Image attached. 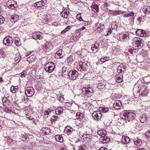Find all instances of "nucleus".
Masks as SVG:
<instances>
[{
  "mask_svg": "<svg viewBox=\"0 0 150 150\" xmlns=\"http://www.w3.org/2000/svg\"><path fill=\"white\" fill-rule=\"evenodd\" d=\"M63 108L62 107H58L55 110V113L57 115H60L62 112Z\"/></svg>",
  "mask_w": 150,
  "mask_h": 150,
  "instance_id": "24",
  "label": "nucleus"
},
{
  "mask_svg": "<svg viewBox=\"0 0 150 150\" xmlns=\"http://www.w3.org/2000/svg\"><path fill=\"white\" fill-rule=\"evenodd\" d=\"M13 39L11 37L8 36L4 38L3 40V43L6 45L9 46L13 43Z\"/></svg>",
  "mask_w": 150,
  "mask_h": 150,
  "instance_id": "8",
  "label": "nucleus"
},
{
  "mask_svg": "<svg viewBox=\"0 0 150 150\" xmlns=\"http://www.w3.org/2000/svg\"><path fill=\"white\" fill-rule=\"evenodd\" d=\"M71 27L70 26H68L67 27L65 28L61 32V33L62 34H63L64 33H65Z\"/></svg>",
  "mask_w": 150,
  "mask_h": 150,
  "instance_id": "41",
  "label": "nucleus"
},
{
  "mask_svg": "<svg viewBox=\"0 0 150 150\" xmlns=\"http://www.w3.org/2000/svg\"><path fill=\"white\" fill-rule=\"evenodd\" d=\"M55 67V65L53 62H49L45 65L44 69L47 72L50 73L54 71Z\"/></svg>",
  "mask_w": 150,
  "mask_h": 150,
  "instance_id": "4",
  "label": "nucleus"
},
{
  "mask_svg": "<svg viewBox=\"0 0 150 150\" xmlns=\"http://www.w3.org/2000/svg\"><path fill=\"white\" fill-rule=\"evenodd\" d=\"M97 133L98 135L101 136V137L105 136L107 134L106 131L103 130H100L98 131Z\"/></svg>",
  "mask_w": 150,
  "mask_h": 150,
  "instance_id": "27",
  "label": "nucleus"
},
{
  "mask_svg": "<svg viewBox=\"0 0 150 150\" xmlns=\"http://www.w3.org/2000/svg\"><path fill=\"white\" fill-rule=\"evenodd\" d=\"M91 7L95 10L97 12H98L99 8L97 5H93L91 6Z\"/></svg>",
  "mask_w": 150,
  "mask_h": 150,
  "instance_id": "44",
  "label": "nucleus"
},
{
  "mask_svg": "<svg viewBox=\"0 0 150 150\" xmlns=\"http://www.w3.org/2000/svg\"><path fill=\"white\" fill-rule=\"evenodd\" d=\"M112 26L114 28L117 29V24L115 22L113 23V24L112 25Z\"/></svg>",
  "mask_w": 150,
  "mask_h": 150,
  "instance_id": "56",
  "label": "nucleus"
},
{
  "mask_svg": "<svg viewBox=\"0 0 150 150\" xmlns=\"http://www.w3.org/2000/svg\"><path fill=\"white\" fill-rule=\"evenodd\" d=\"M143 11L144 13L146 14H149L150 12V6H144L143 8Z\"/></svg>",
  "mask_w": 150,
  "mask_h": 150,
  "instance_id": "29",
  "label": "nucleus"
},
{
  "mask_svg": "<svg viewBox=\"0 0 150 150\" xmlns=\"http://www.w3.org/2000/svg\"><path fill=\"white\" fill-rule=\"evenodd\" d=\"M142 40L139 38H133L132 42L133 45L139 49H140L143 46Z\"/></svg>",
  "mask_w": 150,
  "mask_h": 150,
  "instance_id": "2",
  "label": "nucleus"
},
{
  "mask_svg": "<svg viewBox=\"0 0 150 150\" xmlns=\"http://www.w3.org/2000/svg\"><path fill=\"white\" fill-rule=\"evenodd\" d=\"M69 79L72 80L76 79L78 76V72L75 70H70L68 73Z\"/></svg>",
  "mask_w": 150,
  "mask_h": 150,
  "instance_id": "5",
  "label": "nucleus"
},
{
  "mask_svg": "<svg viewBox=\"0 0 150 150\" xmlns=\"http://www.w3.org/2000/svg\"><path fill=\"white\" fill-rule=\"evenodd\" d=\"M64 55V52L62 49H60L55 53V57L56 58H60L62 57Z\"/></svg>",
  "mask_w": 150,
  "mask_h": 150,
  "instance_id": "11",
  "label": "nucleus"
},
{
  "mask_svg": "<svg viewBox=\"0 0 150 150\" xmlns=\"http://www.w3.org/2000/svg\"><path fill=\"white\" fill-rule=\"evenodd\" d=\"M123 13L122 11H113L112 13V15L114 16H116L120 15L121 13Z\"/></svg>",
  "mask_w": 150,
  "mask_h": 150,
  "instance_id": "38",
  "label": "nucleus"
},
{
  "mask_svg": "<svg viewBox=\"0 0 150 150\" xmlns=\"http://www.w3.org/2000/svg\"><path fill=\"white\" fill-rule=\"evenodd\" d=\"M7 5H8V7L12 9H14L17 6L16 1L14 0H9L8 2Z\"/></svg>",
  "mask_w": 150,
  "mask_h": 150,
  "instance_id": "9",
  "label": "nucleus"
},
{
  "mask_svg": "<svg viewBox=\"0 0 150 150\" xmlns=\"http://www.w3.org/2000/svg\"><path fill=\"white\" fill-rule=\"evenodd\" d=\"M15 43L17 46H20L21 43L20 38L18 37H15Z\"/></svg>",
  "mask_w": 150,
  "mask_h": 150,
  "instance_id": "28",
  "label": "nucleus"
},
{
  "mask_svg": "<svg viewBox=\"0 0 150 150\" xmlns=\"http://www.w3.org/2000/svg\"><path fill=\"white\" fill-rule=\"evenodd\" d=\"M77 69L78 71L83 72L86 71L88 69L87 63L85 62H80L79 65L77 67Z\"/></svg>",
  "mask_w": 150,
  "mask_h": 150,
  "instance_id": "3",
  "label": "nucleus"
},
{
  "mask_svg": "<svg viewBox=\"0 0 150 150\" xmlns=\"http://www.w3.org/2000/svg\"><path fill=\"white\" fill-rule=\"evenodd\" d=\"M134 113L132 112L126 111L123 114L122 119L125 120L127 122H130L133 126H136L137 124V120L135 119Z\"/></svg>",
  "mask_w": 150,
  "mask_h": 150,
  "instance_id": "1",
  "label": "nucleus"
},
{
  "mask_svg": "<svg viewBox=\"0 0 150 150\" xmlns=\"http://www.w3.org/2000/svg\"><path fill=\"white\" fill-rule=\"evenodd\" d=\"M46 2V0H42L35 3L34 5L35 6H36L38 8L41 7L45 5Z\"/></svg>",
  "mask_w": 150,
  "mask_h": 150,
  "instance_id": "14",
  "label": "nucleus"
},
{
  "mask_svg": "<svg viewBox=\"0 0 150 150\" xmlns=\"http://www.w3.org/2000/svg\"><path fill=\"white\" fill-rule=\"evenodd\" d=\"M63 12H64L63 13H62L61 14L62 16L64 18H67L69 13V11L65 9L64 10Z\"/></svg>",
  "mask_w": 150,
  "mask_h": 150,
  "instance_id": "26",
  "label": "nucleus"
},
{
  "mask_svg": "<svg viewBox=\"0 0 150 150\" xmlns=\"http://www.w3.org/2000/svg\"><path fill=\"white\" fill-rule=\"evenodd\" d=\"M99 110L100 111L102 112L105 113L108 112L109 110V109L108 108L104 107H100L99 108Z\"/></svg>",
  "mask_w": 150,
  "mask_h": 150,
  "instance_id": "33",
  "label": "nucleus"
},
{
  "mask_svg": "<svg viewBox=\"0 0 150 150\" xmlns=\"http://www.w3.org/2000/svg\"><path fill=\"white\" fill-rule=\"evenodd\" d=\"M67 70V67H63L62 68V73H64L66 72Z\"/></svg>",
  "mask_w": 150,
  "mask_h": 150,
  "instance_id": "59",
  "label": "nucleus"
},
{
  "mask_svg": "<svg viewBox=\"0 0 150 150\" xmlns=\"http://www.w3.org/2000/svg\"><path fill=\"white\" fill-rule=\"evenodd\" d=\"M86 149V145H85L83 146H80L79 147V150H84Z\"/></svg>",
  "mask_w": 150,
  "mask_h": 150,
  "instance_id": "55",
  "label": "nucleus"
},
{
  "mask_svg": "<svg viewBox=\"0 0 150 150\" xmlns=\"http://www.w3.org/2000/svg\"><path fill=\"white\" fill-rule=\"evenodd\" d=\"M58 118V117L57 116L54 115L52 117L51 119V120L52 122H54V121L57 120V119Z\"/></svg>",
  "mask_w": 150,
  "mask_h": 150,
  "instance_id": "50",
  "label": "nucleus"
},
{
  "mask_svg": "<svg viewBox=\"0 0 150 150\" xmlns=\"http://www.w3.org/2000/svg\"><path fill=\"white\" fill-rule=\"evenodd\" d=\"M105 84L102 83H99L98 87H99V88H103L105 87Z\"/></svg>",
  "mask_w": 150,
  "mask_h": 150,
  "instance_id": "51",
  "label": "nucleus"
},
{
  "mask_svg": "<svg viewBox=\"0 0 150 150\" xmlns=\"http://www.w3.org/2000/svg\"><path fill=\"white\" fill-rule=\"evenodd\" d=\"M140 120L142 123H144L147 120L146 116L144 115H141L140 117Z\"/></svg>",
  "mask_w": 150,
  "mask_h": 150,
  "instance_id": "31",
  "label": "nucleus"
},
{
  "mask_svg": "<svg viewBox=\"0 0 150 150\" xmlns=\"http://www.w3.org/2000/svg\"><path fill=\"white\" fill-rule=\"evenodd\" d=\"M122 69L123 72L125 71L127 68V67L123 65H122Z\"/></svg>",
  "mask_w": 150,
  "mask_h": 150,
  "instance_id": "63",
  "label": "nucleus"
},
{
  "mask_svg": "<svg viewBox=\"0 0 150 150\" xmlns=\"http://www.w3.org/2000/svg\"><path fill=\"white\" fill-rule=\"evenodd\" d=\"M33 38L35 40H41L42 39L41 34L40 32H36L34 33L32 35Z\"/></svg>",
  "mask_w": 150,
  "mask_h": 150,
  "instance_id": "12",
  "label": "nucleus"
},
{
  "mask_svg": "<svg viewBox=\"0 0 150 150\" xmlns=\"http://www.w3.org/2000/svg\"><path fill=\"white\" fill-rule=\"evenodd\" d=\"M98 150H108V149L105 147H102L100 148Z\"/></svg>",
  "mask_w": 150,
  "mask_h": 150,
  "instance_id": "62",
  "label": "nucleus"
},
{
  "mask_svg": "<svg viewBox=\"0 0 150 150\" xmlns=\"http://www.w3.org/2000/svg\"><path fill=\"white\" fill-rule=\"evenodd\" d=\"M73 104V103L71 102H69L66 103V105H68V106L70 107H71Z\"/></svg>",
  "mask_w": 150,
  "mask_h": 150,
  "instance_id": "61",
  "label": "nucleus"
},
{
  "mask_svg": "<svg viewBox=\"0 0 150 150\" xmlns=\"http://www.w3.org/2000/svg\"><path fill=\"white\" fill-rule=\"evenodd\" d=\"M5 54L4 52L2 51L0 52V56L2 57H5Z\"/></svg>",
  "mask_w": 150,
  "mask_h": 150,
  "instance_id": "58",
  "label": "nucleus"
},
{
  "mask_svg": "<svg viewBox=\"0 0 150 150\" xmlns=\"http://www.w3.org/2000/svg\"><path fill=\"white\" fill-rule=\"evenodd\" d=\"M51 47V44L47 42H46L44 45H43V49L45 51L50 50Z\"/></svg>",
  "mask_w": 150,
  "mask_h": 150,
  "instance_id": "21",
  "label": "nucleus"
},
{
  "mask_svg": "<svg viewBox=\"0 0 150 150\" xmlns=\"http://www.w3.org/2000/svg\"><path fill=\"white\" fill-rule=\"evenodd\" d=\"M86 106L89 109H91L93 108L94 106L91 103H88V104L86 105Z\"/></svg>",
  "mask_w": 150,
  "mask_h": 150,
  "instance_id": "49",
  "label": "nucleus"
},
{
  "mask_svg": "<svg viewBox=\"0 0 150 150\" xmlns=\"http://www.w3.org/2000/svg\"><path fill=\"white\" fill-rule=\"evenodd\" d=\"M73 129L69 126H67L64 129V132L65 134H70L73 131Z\"/></svg>",
  "mask_w": 150,
  "mask_h": 150,
  "instance_id": "19",
  "label": "nucleus"
},
{
  "mask_svg": "<svg viewBox=\"0 0 150 150\" xmlns=\"http://www.w3.org/2000/svg\"><path fill=\"white\" fill-rule=\"evenodd\" d=\"M122 106V102L120 101L119 100H116L113 105V107L116 109L117 110L120 109Z\"/></svg>",
  "mask_w": 150,
  "mask_h": 150,
  "instance_id": "13",
  "label": "nucleus"
},
{
  "mask_svg": "<svg viewBox=\"0 0 150 150\" xmlns=\"http://www.w3.org/2000/svg\"><path fill=\"white\" fill-rule=\"evenodd\" d=\"M109 58L107 57H105L103 58H102L100 59L101 61L102 62H105L106 61L108 60Z\"/></svg>",
  "mask_w": 150,
  "mask_h": 150,
  "instance_id": "47",
  "label": "nucleus"
},
{
  "mask_svg": "<svg viewBox=\"0 0 150 150\" xmlns=\"http://www.w3.org/2000/svg\"><path fill=\"white\" fill-rule=\"evenodd\" d=\"M112 30L110 28H109L107 32V34L105 35L106 36L109 35L112 32Z\"/></svg>",
  "mask_w": 150,
  "mask_h": 150,
  "instance_id": "46",
  "label": "nucleus"
},
{
  "mask_svg": "<svg viewBox=\"0 0 150 150\" xmlns=\"http://www.w3.org/2000/svg\"><path fill=\"white\" fill-rule=\"evenodd\" d=\"M85 134H84L82 132H80L79 133V135L80 137H83V138H84V136Z\"/></svg>",
  "mask_w": 150,
  "mask_h": 150,
  "instance_id": "60",
  "label": "nucleus"
},
{
  "mask_svg": "<svg viewBox=\"0 0 150 150\" xmlns=\"http://www.w3.org/2000/svg\"><path fill=\"white\" fill-rule=\"evenodd\" d=\"M83 139V141L85 143H89L92 140V138L89 134H85Z\"/></svg>",
  "mask_w": 150,
  "mask_h": 150,
  "instance_id": "15",
  "label": "nucleus"
},
{
  "mask_svg": "<svg viewBox=\"0 0 150 150\" xmlns=\"http://www.w3.org/2000/svg\"><path fill=\"white\" fill-rule=\"evenodd\" d=\"M134 142L137 146H139L142 144V141L140 139H135L134 141Z\"/></svg>",
  "mask_w": 150,
  "mask_h": 150,
  "instance_id": "34",
  "label": "nucleus"
},
{
  "mask_svg": "<svg viewBox=\"0 0 150 150\" xmlns=\"http://www.w3.org/2000/svg\"><path fill=\"white\" fill-rule=\"evenodd\" d=\"M67 62L69 65H70L73 62V59L72 56L70 55L66 59Z\"/></svg>",
  "mask_w": 150,
  "mask_h": 150,
  "instance_id": "30",
  "label": "nucleus"
},
{
  "mask_svg": "<svg viewBox=\"0 0 150 150\" xmlns=\"http://www.w3.org/2000/svg\"><path fill=\"white\" fill-rule=\"evenodd\" d=\"M28 118L29 120H33L34 119V118L30 116V117H28Z\"/></svg>",
  "mask_w": 150,
  "mask_h": 150,
  "instance_id": "64",
  "label": "nucleus"
},
{
  "mask_svg": "<svg viewBox=\"0 0 150 150\" xmlns=\"http://www.w3.org/2000/svg\"><path fill=\"white\" fill-rule=\"evenodd\" d=\"M145 135L147 137L150 138V130L146 132L145 133Z\"/></svg>",
  "mask_w": 150,
  "mask_h": 150,
  "instance_id": "57",
  "label": "nucleus"
},
{
  "mask_svg": "<svg viewBox=\"0 0 150 150\" xmlns=\"http://www.w3.org/2000/svg\"><path fill=\"white\" fill-rule=\"evenodd\" d=\"M144 82L146 84H149L150 83V77H146L144 79Z\"/></svg>",
  "mask_w": 150,
  "mask_h": 150,
  "instance_id": "39",
  "label": "nucleus"
},
{
  "mask_svg": "<svg viewBox=\"0 0 150 150\" xmlns=\"http://www.w3.org/2000/svg\"><path fill=\"white\" fill-rule=\"evenodd\" d=\"M128 35L127 34L122 33L120 34L119 38L121 40H124L128 37Z\"/></svg>",
  "mask_w": 150,
  "mask_h": 150,
  "instance_id": "36",
  "label": "nucleus"
},
{
  "mask_svg": "<svg viewBox=\"0 0 150 150\" xmlns=\"http://www.w3.org/2000/svg\"><path fill=\"white\" fill-rule=\"evenodd\" d=\"M6 140L8 142L10 143L12 142L13 141V139L8 137H6Z\"/></svg>",
  "mask_w": 150,
  "mask_h": 150,
  "instance_id": "53",
  "label": "nucleus"
},
{
  "mask_svg": "<svg viewBox=\"0 0 150 150\" xmlns=\"http://www.w3.org/2000/svg\"><path fill=\"white\" fill-rule=\"evenodd\" d=\"M109 6V4H108V3H104V4L102 6V7H101L102 9L103 10H105V8H104V6L107 7H108V6Z\"/></svg>",
  "mask_w": 150,
  "mask_h": 150,
  "instance_id": "52",
  "label": "nucleus"
},
{
  "mask_svg": "<svg viewBox=\"0 0 150 150\" xmlns=\"http://www.w3.org/2000/svg\"><path fill=\"white\" fill-rule=\"evenodd\" d=\"M2 102L4 105L6 107H8L10 103L9 100L6 98H3L2 99Z\"/></svg>",
  "mask_w": 150,
  "mask_h": 150,
  "instance_id": "25",
  "label": "nucleus"
},
{
  "mask_svg": "<svg viewBox=\"0 0 150 150\" xmlns=\"http://www.w3.org/2000/svg\"><path fill=\"white\" fill-rule=\"evenodd\" d=\"M77 118L80 120H82L83 118V115L82 113H80L76 114Z\"/></svg>",
  "mask_w": 150,
  "mask_h": 150,
  "instance_id": "40",
  "label": "nucleus"
},
{
  "mask_svg": "<svg viewBox=\"0 0 150 150\" xmlns=\"http://www.w3.org/2000/svg\"><path fill=\"white\" fill-rule=\"evenodd\" d=\"M116 82L118 83H121L123 80V75H120L119 74H117L115 76Z\"/></svg>",
  "mask_w": 150,
  "mask_h": 150,
  "instance_id": "17",
  "label": "nucleus"
},
{
  "mask_svg": "<svg viewBox=\"0 0 150 150\" xmlns=\"http://www.w3.org/2000/svg\"><path fill=\"white\" fill-rule=\"evenodd\" d=\"M99 140L100 142L103 143H106L110 141V139L108 137L105 136L101 137L99 138Z\"/></svg>",
  "mask_w": 150,
  "mask_h": 150,
  "instance_id": "16",
  "label": "nucleus"
},
{
  "mask_svg": "<svg viewBox=\"0 0 150 150\" xmlns=\"http://www.w3.org/2000/svg\"><path fill=\"white\" fill-rule=\"evenodd\" d=\"M52 110L50 109H48V110H46L44 113L45 115H48L51 112Z\"/></svg>",
  "mask_w": 150,
  "mask_h": 150,
  "instance_id": "48",
  "label": "nucleus"
},
{
  "mask_svg": "<svg viewBox=\"0 0 150 150\" xmlns=\"http://www.w3.org/2000/svg\"><path fill=\"white\" fill-rule=\"evenodd\" d=\"M5 21V18L2 16L0 15V24L3 23Z\"/></svg>",
  "mask_w": 150,
  "mask_h": 150,
  "instance_id": "42",
  "label": "nucleus"
},
{
  "mask_svg": "<svg viewBox=\"0 0 150 150\" xmlns=\"http://www.w3.org/2000/svg\"><path fill=\"white\" fill-rule=\"evenodd\" d=\"M92 116L95 120L100 119L102 116L101 112L99 110L94 112L92 113Z\"/></svg>",
  "mask_w": 150,
  "mask_h": 150,
  "instance_id": "10",
  "label": "nucleus"
},
{
  "mask_svg": "<svg viewBox=\"0 0 150 150\" xmlns=\"http://www.w3.org/2000/svg\"><path fill=\"white\" fill-rule=\"evenodd\" d=\"M11 91L13 93H15L17 92L18 90V86H12L11 88Z\"/></svg>",
  "mask_w": 150,
  "mask_h": 150,
  "instance_id": "32",
  "label": "nucleus"
},
{
  "mask_svg": "<svg viewBox=\"0 0 150 150\" xmlns=\"http://www.w3.org/2000/svg\"><path fill=\"white\" fill-rule=\"evenodd\" d=\"M76 19H77L79 21H83V19L81 18V13L78 14L76 16Z\"/></svg>",
  "mask_w": 150,
  "mask_h": 150,
  "instance_id": "43",
  "label": "nucleus"
},
{
  "mask_svg": "<svg viewBox=\"0 0 150 150\" xmlns=\"http://www.w3.org/2000/svg\"><path fill=\"white\" fill-rule=\"evenodd\" d=\"M18 16L17 15H14L11 16L10 18V21L12 23L14 22L18 19Z\"/></svg>",
  "mask_w": 150,
  "mask_h": 150,
  "instance_id": "22",
  "label": "nucleus"
},
{
  "mask_svg": "<svg viewBox=\"0 0 150 150\" xmlns=\"http://www.w3.org/2000/svg\"><path fill=\"white\" fill-rule=\"evenodd\" d=\"M148 93V90L147 89L146 87L145 86L141 87L137 92L142 96H146Z\"/></svg>",
  "mask_w": 150,
  "mask_h": 150,
  "instance_id": "6",
  "label": "nucleus"
},
{
  "mask_svg": "<svg viewBox=\"0 0 150 150\" xmlns=\"http://www.w3.org/2000/svg\"><path fill=\"white\" fill-rule=\"evenodd\" d=\"M134 14V13L133 12H132L130 13H128L124 14L123 16L124 17L127 18L129 16H133Z\"/></svg>",
  "mask_w": 150,
  "mask_h": 150,
  "instance_id": "37",
  "label": "nucleus"
},
{
  "mask_svg": "<svg viewBox=\"0 0 150 150\" xmlns=\"http://www.w3.org/2000/svg\"><path fill=\"white\" fill-rule=\"evenodd\" d=\"M136 50H137L135 49H129L128 50V52L130 54H133L134 53L136 52Z\"/></svg>",
  "mask_w": 150,
  "mask_h": 150,
  "instance_id": "45",
  "label": "nucleus"
},
{
  "mask_svg": "<svg viewBox=\"0 0 150 150\" xmlns=\"http://www.w3.org/2000/svg\"><path fill=\"white\" fill-rule=\"evenodd\" d=\"M34 88L31 87H28L25 91V93L28 97H31L34 95Z\"/></svg>",
  "mask_w": 150,
  "mask_h": 150,
  "instance_id": "7",
  "label": "nucleus"
},
{
  "mask_svg": "<svg viewBox=\"0 0 150 150\" xmlns=\"http://www.w3.org/2000/svg\"><path fill=\"white\" fill-rule=\"evenodd\" d=\"M144 31L141 29L137 30L136 32V35L139 37H144Z\"/></svg>",
  "mask_w": 150,
  "mask_h": 150,
  "instance_id": "20",
  "label": "nucleus"
},
{
  "mask_svg": "<svg viewBox=\"0 0 150 150\" xmlns=\"http://www.w3.org/2000/svg\"><path fill=\"white\" fill-rule=\"evenodd\" d=\"M91 49L92 51L94 53L96 52L98 50V47L95 44H93L91 45Z\"/></svg>",
  "mask_w": 150,
  "mask_h": 150,
  "instance_id": "35",
  "label": "nucleus"
},
{
  "mask_svg": "<svg viewBox=\"0 0 150 150\" xmlns=\"http://www.w3.org/2000/svg\"><path fill=\"white\" fill-rule=\"evenodd\" d=\"M130 139L128 137L125 136L122 137L121 142L122 143L125 144H127L130 142Z\"/></svg>",
  "mask_w": 150,
  "mask_h": 150,
  "instance_id": "18",
  "label": "nucleus"
},
{
  "mask_svg": "<svg viewBox=\"0 0 150 150\" xmlns=\"http://www.w3.org/2000/svg\"><path fill=\"white\" fill-rule=\"evenodd\" d=\"M55 140L58 142H63V139L61 135H56L55 137Z\"/></svg>",
  "mask_w": 150,
  "mask_h": 150,
  "instance_id": "23",
  "label": "nucleus"
},
{
  "mask_svg": "<svg viewBox=\"0 0 150 150\" xmlns=\"http://www.w3.org/2000/svg\"><path fill=\"white\" fill-rule=\"evenodd\" d=\"M59 97V100L61 102H63L64 100L63 96H62V95H60Z\"/></svg>",
  "mask_w": 150,
  "mask_h": 150,
  "instance_id": "54",
  "label": "nucleus"
}]
</instances>
